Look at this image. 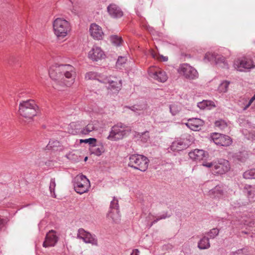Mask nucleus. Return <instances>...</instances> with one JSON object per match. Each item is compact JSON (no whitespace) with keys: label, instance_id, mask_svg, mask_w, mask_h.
I'll return each mask as SVG.
<instances>
[{"label":"nucleus","instance_id":"obj_1","mask_svg":"<svg viewBox=\"0 0 255 255\" xmlns=\"http://www.w3.org/2000/svg\"><path fill=\"white\" fill-rule=\"evenodd\" d=\"M49 74L53 80V88L58 90H61V87L63 86H71L76 76L74 67L69 64L53 65L50 67Z\"/></svg>","mask_w":255,"mask_h":255},{"label":"nucleus","instance_id":"obj_2","mask_svg":"<svg viewBox=\"0 0 255 255\" xmlns=\"http://www.w3.org/2000/svg\"><path fill=\"white\" fill-rule=\"evenodd\" d=\"M38 111V107L33 100L23 101L19 105V114L26 119H32Z\"/></svg>","mask_w":255,"mask_h":255},{"label":"nucleus","instance_id":"obj_3","mask_svg":"<svg viewBox=\"0 0 255 255\" xmlns=\"http://www.w3.org/2000/svg\"><path fill=\"white\" fill-rule=\"evenodd\" d=\"M148 163V159L144 155L135 154L129 157L128 165L135 169L144 172L147 169Z\"/></svg>","mask_w":255,"mask_h":255},{"label":"nucleus","instance_id":"obj_4","mask_svg":"<svg viewBox=\"0 0 255 255\" xmlns=\"http://www.w3.org/2000/svg\"><path fill=\"white\" fill-rule=\"evenodd\" d=\"M72 182L75 191L80 195L88 192L91 187L89 180L83 174L75 176Z\"/></svg>","mask_w":255,"mask_h":255},{"label":"nucleus","instance_id":"obj_5","mask_svg":"<svg viewBox=\"0 0 255 255\" xmlns=\"http://www.w3.org/2000/svg\"><path fill=\"white\" fill-rule=\"evenodd\" d=\"M54 34L59 39L63 38L70 30L69 22L61 18H56L53 22Z\"/></svg>","mask_w":255,"mask_h":255},{"label":"nucleus","instance_id":"obj_6","mask_svg":"<svg viewBox=\"0 0 255 255\" xmlns=\"http://www.w3.org/2000/svg\"><path fill=\"white\" fill-rule=\"evenodd\" d=\"M128 130L125 125L122 123L113 126L108 136V139L111 140H117L122 139L127 134Z\"/></svg>","mask_w":255,"mask_h":255},{"label":"nucleus","instance_id":"obj_7","mask_svg":"<svg viewBox=\"0 0 255 255\" xmlns=\"http://www.w3.org/2000/svg\"><path fill=\"white\" fill-rule=\"evenodd\" d=\"M234 67L238 71L242 72L255 68V65L251 59L243 57L235 60Z\"/></svg>","mask_w":255,"mask_h":255},{"label":"nucleus","instance_id":"obj_8","mask_svg":"<svg viewBox=\"0 0 255 255\" xmlns=\"http://www.w3.org/2000/svg\"><path fill=\"white\" fill-rule=\"evenodd\" d=\"M178 72L189 79H195L198 77L197 71L187 63H183L180 65Z\"/></svg>","mask_w":255,"mask_h":255},{"label":"nucleus","instance_id":"obj_9","mask_svg":"<svg viewBox=\"0 0 255 255\" xmlns=\"http://www.w3.org/2000/svg\"><path fill=\"white\" fill-rule=\"evenodd\" d=\"M112 79L111 77H104L103 81H101V83L108 84L107 86L109 90V92L113 94H116L121 90L122 87L121 80H119L116 78Z\"/></svg>","mask_w":255,"mask_h":255},{"label":"nucleus","instance_id":"obj_10","mask_svg":"<svg viewBox=\"0 0 255 255\" xmlns=\"http://www.w3.org/2000/svg\"><path fill=\"white\" fill-rule=\"evenodd\" d=\"M108 217L111 219L114 222L117 223L121 220L118 201L115 197L111 202L110 211L108 214Z\"/></svg>","mask_w":255,"mask_h":255},{"label":"nucleus","instance_id":"obj_11","mask_svg":"<svg viewBox=\"0 0 255 255\" xmlns=\"http://www.w3.org/2000/svg\"><path fill=\"white\" fill-rule=\"evenodd\" d=\"M230 169L229 162L225 159H220L214 161L213 174L215 175H222L226 173Z\"/></svg>","mask_w":255,"mask_h":255},{"label":"nucleus","instance_id":"obj_12","mask_svg":"<svg viewBox=\"0 0 255 255\" xmlns=\"http://www.w3.org/2000/svg\"><path fill=\"white\" fill-rule=\"evenodd\" d=\"M77 238L82 239L85 243L98 246V240L96 236L86 231L83 228L78 230Z\"/></svg>","mask_w":255,"mask_h":255},{"label":"nucleus","instance_id":"obj_13","mask_svg":"<svg viewBox=\"0 0 255 255\" xmlns=\"http://www.w3.org/2000/svg\"><path fill=\"white\" fill-rule=\"evenodd\" d=\"M211 138L215 144L217 145L227 146L232 143V139L228 135L216 132L213 133Z\"/></svg>","mask_w":255,"mask_h":255},{"label":"nucleus","instance_id":"obj_14","mask_svg":"<svg viewBox=\"0 0 255 255\" xmlns=\"http://www.w3.org/2000/svg\"><path fill=\"white\" fill-rule=\"evenodd\" d=\"M148 75L150 78L161 83L166 82L168 79L166 72L158 68H150Z\"/></svg>","mask_w":255,"mask_h":255},{"label":"nucleus","instance_id":"obj_15","mask_svg":"<svg viewBox=\"0 0 255 255\" xmlns=\"http://www.w3.org/2000/svg\"><path fill=\"white\" fill-rule=\"evenodd\" d=\"M190 144V141L187 138L180 139L173 141L170 149L173 151H178L187 148Z\"/></svg>","mask_w":255,"mask_h":255},{"label":"nucleus","instance_id":"obj_16","mask_svg":"<svg viewBox=\"0 0 255 255\" xmlns=\"http://www.w3.org/2000/svg\"><path fill=\"white\" fill-rule=\"evenodd\" d=\"M105 56L104 52L99 47L94 46L89 52L88 57L93 61H97Z\"/></svg>","mask_w":255,"mask_h":255},{"label":"nucleus","instance_id":"obj_17","mask_svg":"<svg viewBox=\"0 0 255 255\" xmlns=\"http://www.w3.org/2000/svg\"><path fill=\"white\" fill-rule=\"evenodd\" d=\"M58 241V237L53 230L49 231L45 237V241L43 243V247L45 248L53 247Z\"/></svg>","mask_w":255,"mask_h":255},{"label":"nucleus","instance_id":"obj_18","mask_svg":"<svg viewBox=\"0 0 255 255\" xmlns=\"http://www.w3.org/2000/svg\"><path fill=\"white\" fill-rule=\"evenodd\" d=\"M90 32L91 36L97 40L102 39L104 35V32L101 27L96 23L91 24Z\"/></svg>","mask_w":255,"mask_h":255},{"label":"nucleus","instance_id":"obj_19","mask_svg":"<svg viewBox=\"0 0 255 255\" xmlns=\"http://www.w3.org/2000/svg\"><path fill=\"white\" fill-rule=\"evenodd\" d=\"M185 125L191 130L198 131L201 129V127L203 126L204 122L200 119L193 118L188 120Z\"/></svg>","mask_w":255,"mask_h":255},{"label":"nucleus","instance_id":"obj_20","mask_svg":"<svg viewBox=\"0 0 255 255\" xmlns=\"http://www.w3.org/2000/svg\"><path fill=\"white\" fill-rule=\"evenodd\" d=\"M190 158L195 161H200L208 156V153L202 149H195L189 153Z\"/></svg>","mask_w":255,"mask_h":255},{"label":"nucleus","instance_id":"obj_21","mask_svg":"<svg viewBox=\"0 0 255 255\" xmlns=\"http://www.w3.org/2000/svg\"><path fill=\"white\" fill-rule=\"evenodd\" d=\"M244 192L247 196L248 203L254 201L255 198V185L246 184L244 187Z\"/></svg>","mask_w":255,"mask_h":255},{"label":"nucleus","instance_id":"obj_22","mask_svg":"<svg viewBox=\"0 0 255 255\" xmlns=\"http://www.w3.org/2000/svg\"><path fill=\"white\" fill-rule=\"evenodd\" d=\"M108 11L111 17L118 18L123 15V12L120 7L115 4H111L107 7Z\"/></svg>","mask_w":255,"mask_h":255},{"label":"nucleus","instance_id":"obj_23","mask_svg":"<svg viewBox=\"0 0 255 255\" xmlns=\"http://www.w3.org/2000/svg\"><path fill=\"white\" fill-rule=\"evenodd\" d=\"M209 196L212 198H221L223 196V189L222 186L217 185L208 192Z\"/></svg>","mask_w":255,"mask_h":255},{"label":"nucleus","instance_id":"obj_24","mask_svg":"<svg viewBox=\"0 0 255 255\" xmlns=\"http://www.w3.org/2000/svg\"><path fill=\"white\" fill-rule=\"evenodd\" d=\"M99 128V123L96 121H94L88 124L85 128H82V134H88L90 132L93 130H97Z\"/></svg>","mask_w":255,"mask_h":255},{"label":"nucleus","instance_id":"obj_25","mask_svg":"<svg viewBox=\"0 0 255 255\" xmlns=\"http://www.w3.org/2000/svg\"><path fill=\"white\" fill-rule=\"evenodd\" d=\"M170 216V215L168 214L167 212H165L162 214L161 215L158 216L157 218H156V219H154L155 217L154 216V215H152L150 213L149 214V215L146 218L147 221L149 222L150 221L153 220V221H152V222L149 225V227H151L154 224L160 220L165 219L169 217Z\"/></svg>","mask_w":255,"mask_h":255},{"label":"nucleus","instance_id":"obj_26","mask_svg":"<svg viewBox=\"0 0 255 255\" xmlns=\"http://www.w3.org/2000/svg\"><path fill=\"white\" fill-rule=\"evenodd\" d=\"M125 108L130 109L133 112L140 114L141 111L147 109V105L145 103H142L138 105H134L131 107H125Z\"/></svg>","mask_w":255,"mask_h":255},{"label":"nucleus","instance_id":"obj_27","mask_svg":"<svg viewBox=\"0 0 255 255\" xmlns=\"http://www.w3.org/2000/svg\"><path fill=\"white\" fill-rule=\"evenodd\" d=\"M198 107L200 109L210 110L216 107L214 102L209 100H203L201 102H199L197 104Z\"/></svg>","mask_w":255,"mask_h":255},{"label":"nucleus","instance_id":"obj_28","mask_svg":"<svg viewBox=\"0 0 255 255\" xmlns=\"http://www.w3.org/2000/svg\"><path fill=\"white\" fill-rule=\"evenodd\" d=\"M68 131L72 134H82V128H79V126L77 124L72 123L68 126Z\"/></svg>","mask_w":255,"mask_h":255},{"label":"nucleus","instance_id":"obj_29","mask_svg":"<svg viewBox=\"0 0 255 255\" xmlns=\"http://www.w3.org/2000/svg\"><path fill=\"white\" fill-rule=\"evenodd\" d=\"M249 204L248 201H244L242 199H239L237 200L233 201L231 203V206L233 208L237 209L242 207L246 206Z\"/></svg>","mask_w":255,"mask_h":255},{"label":"nucleus","instance_id":"obj_30","mask_svg":"<svg viewBox=\"0 0 255 255\" xmlns=\"http://www.w3.org/2000/svg\"><path fill=\"white\" fill-rule=\"evenodd\" d=\"M210 247V244L209 242V240L205 236L203 237L198 243V247L200 250L207 249L209 248Z\"/></svg>","mask_w":255,"mask_h":255},{"label":"nucleus","instance_id":"obj_31","mask_svg":"<svg viewBox=\"0 0 255 255\" xmlns=\"http://www.w3.org/2000/svg\"><path fill=\"white\" fill-rule=\"evenodd\" d=\"M214 63L216 65H222L221 67H222L223 68H228V64L226 61L225 58L223 56L218 54V53L216 56V58L215 59Z\"/></svg>","mask_w":255,"mask_h":255},{"label":"nucleus","instance_id":"obj_32","mask_svg":"<svg viewBox=\"0 0 255 255\" xmlns=\"http://www.w3.org/2000/svg\"><path fill=\"white\" fill-rule=\"evenodd\" d=\"M105 151V148L103 145L97 146L95 144L92 146L91 152L97 156L101 155Z\"/></svg>","mask_w":255,"mask_h":255},{"label":"nucleus","instance_id":"obj_33","mask_svg":"<svg viewBox=\"0 0 255 255\" xmlns=\"http://www.w3.org/2000/svg\"><path fill=\"white\" fill-rule=\"evenodd\" d=\"M85 79L87 80L96 79L101 82V81H103L104 78L101 77L96 72H89L86 74Z\"/></svg>","mask_w":255,"mask_h":255},{"label":"nucleus","instance_id":"obj_34","mask_svg":"<svg viewBox=\"0 0 255 255\" xmlns=\"http://www.w3.org/2000/svg\"><path fill=\"white\" fill-rule=\"evenodd\" d=\"M60 146V142L57 140H50L47 144L46 148L47 149H52L53 150H59L58 147Z\"/></svg>","mask_w":255,"mask_h":255},{"label":"nucleus","instance_id":"obj_35","mask_svg":"<svg viewBox=\"0 0 255 255\" xmlns=\"http://www.w3.org/2000/svg\"><path fill=\"white\" fill-rule=\"evenodd\" d=\"M230 82L225 80L222 81L218 86V91L220 93H226L228 91Z\"/></svg>","mask_w":255,"mask_h":255},{"label":"nucleus","instance_id":"obj_36","mask_svg":"<svg viewBox=\"0 0 255 255\" xmlns=\"http://www.w3.org/2000/svg\"><path fill=\"white\" fill-rule=\"evenodd\" d=\"M217 55V53L216 52H207L204 56V61L205 62H210L214 63L215 59L216 58Z\"/></svg>","mask_w":255,"mask_h":255},{"label":"nucleus","instance_id":"obj_37","mask_svg":"<svg viewBox=\"0 0 255 255\" xmlns=\"http://www.w3.org/2000/svg\"><path fill=\"white\" fill-rule=\"evenodd\" d=\"M243 177L245 179H255V168L246 171L243 173Z\"/></svg>","mask_w":255,"mask_h":255},{"label":"nucleus","instance_id":"obj_38","mask_svg":"<svg viewBox=\"0 0 255 255\" xmlns=\"http://www.w3.org/2000/svg\"><path fill=\"white\" fill-rule=\"evenodd\" d=\"M215 126L216 128L221 130H225L227 128L228 126L227 123L222 120L217 121L215 123Z\"/></svg>","mask_w":255,"mask_h":255},{"label":"nucleus","instance_id":"obj_39","mask_svg":"<svg viewBox=\"0 0 255 255\" xmlns=\"http://www.w3.org/2000/svg\"><path fill=\"white\" fill-rule=\"evenodd\" d=\"M110 40L114 45L117 46L120 45L122 42L121 37L114 35L111 36Z\"/></svg>","mask_w":255,"mask_h":255},{"label":"nucleus","instance_id":"obj_40","mask_svg":"<svg viewBox=\"0 0 255 255\" xmlns=\"http://www.w3.org/2000/svg\"><path fill=\"white\" fill-rule=\"evenodd\" d=\"M243 133L248 139H255V128L251 131H248L247 129L243 130Z\"/></svg>","mask_w":255,"mask_h":255},{"label":"nucleus","instance_id":"obj_41","mask_svg":"<svg viewBox=\"0 0 255 255\" xmlns=\"http://www.w3.org/2000/svg\"><path fill=\"white\" fill-rule=\"evenodd\" d=\"M170 112L173 116L176 115L181 110L180 106L173 104L169 106Z\"/></svg>","mask_w":255,"mask_h":255},{"label":"nucleus","instance_id":"obj_42","mask_svg":"<svg viewBox=\"0 0 255 255\" xmlns=\"http://www.w3.org/2000/svg\"><path fill=\"white\" fill-rule=\"evenodd\" d=\"M219 230L218 229L214 228L208 232L207 234L210 239H214L219 234Z\"/></svg>","mask_w":255,"mask_h":255},{"label":"nucleus","instance_id":"obj_43","mask_svg":"<svg viewBox=\"0 0 255 255\" xmlns=\"http://www.w3.org/2000/svg\"><path fill=\"white\" fill-rule=\"evenodd\" d=\"M96 139L95 138H89L85 139H81L80 142L88 143L90 145H94L96 142Z\"/></svg>","mask_w":255,"mask_h":255},{"label":"nucleus","instance_id":"obj_44","mask_svg":"<svg viewBox=\"0 0 255 255\" xmlns=\"http://www.w3.org/2000/svg\"><path fill=\"white\" fill-rule=\"evenodd\" d=\"M56 186V183H55V180L54 178H52L50 180V185H49V190L52 193L53 192L54 195H55L54 193V190Z\"/></svg>","mask_w":255,"mask_h":255},{"label":"nucleus","instance_id":"obj_45","mask_svg":"<svg viewBox=\"0 0 255 255\" xmlns=\"http://www.w3.org/2000/svg\"><path fill=\"white\" fill-rule=\"evenodd\" d=\"M127 61V58L126 57L120 56L119 57L118 60L117 61V66H119L120 65H122L123 64L126 63Z\"/></svg>","mask_w":255,"mask_h":255},{"label":"nucleus","instance_id":"obj_46","mask_svg":"<svg viewBox=\"0 0 255 255\" xmlns=\"http://www.w3.org/2000/svg\"><path fill=\"white\" fill-rule=\"evenodd\" d=\"M149 138V133L148 132H145L141 135L140 138L141 140L143 142H146L147 141Z\"/></svg>","mask_w":255,"mask_h":255},{"label":"nucleus","instance_id":"obj_47","mask_svg":"<svg viewBox=\"0 0 255 255\" xmlns=\"http://www.w3.org/2000/svg\"><path fill=\"white\" fill-rule=\"evenodd\" d=\"M255 100V94L254 96L247 102L245 107H243L244 110H247L252 104L253 101Z\"/></svg>","mask_w":255,"mask_h":255},{"label":"nucleus","instance_id":"obj_48","mask_svg":"<svg viewBox=\"0 0 255 255\" xmlns=\"http://www.w3.org/2000/svg\"><path fill=\"white\" fill-rule=\"evenodd\" d=\"M202 165L203 166L208 168H212V173H213L214 161L212 162H203Z\"/></svg>","mask_w":255,"mask_h":255},{"label":"nucleus","instance_id":"obj_49","mask_svg":"<svg viewBox=\"0 0 255 255\" xmlns=\"http://www.w3.org/2000/svg\"><path fill=\"white\" fill-rule=\"evenodd\" d=\"M234 255H244V250L243 249H240L238 250V251H236L235 252L233 253Z\"/></svg>","mask_w":255,"mask_h":255},{"label":"nucleus","instance_id":"obj_50","mask_svg":"<svg viewBox=\"0 0 255 255\" xmlns=\"http://www.w3.org/2000/svg\"><path fill=\"white\" fill-rule=\"evenodd\" d=\"M46 225V222L44 221H41L38 225V227L39 230H41L43 228V226H44Z\"/></svg>","mask_w":255,"mask_h":255},{"label":"nucleus","instance_id":"obj_51","mask_svg":"<svg viewBox=\"0 0 255 255\" xmlns=\"http://www.w3.org/2000/svg\"><path fill=\"white\" fill-rule=\"evenodd\" d=\"M139 251L138 249H134L132 251V253L130 255H139Z\"/></svg>","mask_w":255,"mask_h":255},{"label":"nucleus","instance_id":"obj_52","mask_svg":"<svg viewBox=\"0 0 255 255\" xmlns=\"http://www.w3.org/2000/svg\"><path fill=\"white\" fill-rule=\"evenodd\" d=\"M143 26L145 27L150 32H152L153 28L147 25H143Z\"/></svg>","mask_w":255,"mask_h":255},{"label":"nucleus","instance_id":"obj_53","mask_svg":"<svg viewBox=\"0 0 255 255\" xmlns=\"http://www.w3.org/2000/svg\"><path fill=\"white\" fill-rule=\"evenodd\" d=\"M161 58L163 61H167L168 60L167 57L161 56Z\"/></svg>","mask_w":255,"mask_h":255},{"label":"nucleus","instance_id":"obj_54","mask_svg":"<svg viewBox=\"0 0 255 255\" xmlns=\"http://www.w3.org/2000/svg\"><path fill=\"white\" fill-rule=\"evenodd\" d=\"M69 156H70V154H69V155H66V157H67L68 158H70V157H69Z\"/></svg>","mask_w":255,"mask_h":255},{"label":"nucleus","instance_id":"obj_55","mask_svg":"<svg viewBox=\"0 0 255 255\" xmlns=\"http://www.w3.org/2000/svg\"><path fill=\"white\" fill-rule=\"evenodd\" d=\"M184 247H187V245H184L183 246V248H184Z\"/></svg>","mask_w":255,"mask_h":255},{"label":"nucleus","instance_id":"obj_56","mask_svg":"<svg viewBox=\"0 0 255 255\" xmlns=\"http://www.w3.org/2000/svg\"><path fill=\"white\" fill-rule=\"evenodd\" d=\"M87 159V157H86L85 158V160H86Z\"/></svg>","mask_w":255,"mask_h":255},{"label":"nucleus","instance_id":"obj_57","mask_svg":"<svg viewBox=\"0 0 255 255\" xmlns=\"http://www.w3.org/2000/svg\"><path fill=\"white\" fill-rule=\"evenodd\" d=\"M69 3H72V1L71 0H69Z\"/></svg>","mask_w":255,"mask_h":255}]
</instances>
